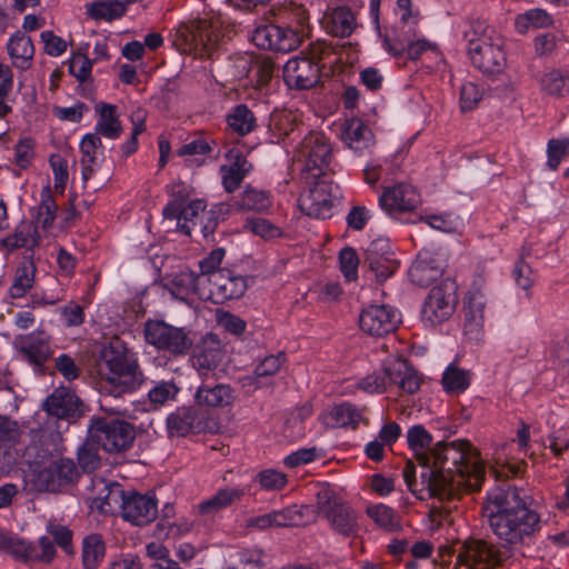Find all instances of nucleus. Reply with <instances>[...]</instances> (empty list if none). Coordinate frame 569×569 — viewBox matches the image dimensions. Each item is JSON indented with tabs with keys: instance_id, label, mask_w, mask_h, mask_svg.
<instances>
[{
	"instance_id": "f704fd0d",
	"label": "nucleus",
	"mask_w": 569,
	"mask_h": 569,
	"mask_svg": "<svg viewBox=\"0 0 569 569\" xmlns=\"http://www.w3.org/2000/svg\"><path fill=\"white\" fill-rule=\"evenodd\" d=\"M7 49L14 67L21 70L29 68L34 52L30 37L19 32L11 36Z\"/></svg>"
},
{
	"instance_id": "72a5a7b5",
	"label": "nucleus",
	"mask_w": 569,
	"mask_h": 569,
	"mask_svg": "<svg viewBox=\"0 0 569 569\" xmlns=\"http://www.w3.org/2000/svg\"><path fill=\"white\" fill-rule=\"evenodd\" d=\"M286 361L284 353L264 357L254 368L253 375L243 378L244 387L258 389L264 385L263 379L276 375Z\"/></svg>"
},
{
	"instance_id": "7c9ffc66",
	"label": "nucleus",
	"mask_w": 569,
	"mask_h": 569,
	"mask_svg": "<svg viewBox=\"0 0 569 569\" xmlns=\"http://www.w3.org/2000/svg\"><path fill=\"white\" fill-rule=\"evenodd\" d=\"M199 426L198 412L191 407H180L167 418V428L170 436L184 437L198 429Z\"/></svg>"
},
{
	"instance_id": "603ef678",
	"label": "nucleus",
	"mask_w": 569,
	"mask_h": 569,
	"mask_svg": "<svg viewBox=\"0 0 569 569\" xmlns=\"http://www.w3.org/2000/svg\"><path fill=\"white\" fill-rule=\"evenodd\" d=\"M242 492L238 489L219 490L212 498L201 502L198 506L199 512L202 515L214 513L241 497Z\"/></svg>"
},
{
	"instance_id": "c03bdc74",
	"label": "nucleus",
	"mask_w": 569,
	"mask_h": 569,
	"mask_svg": "<svg viewBox=\"0 0 569 569\" xmlns=\"http://www.w3.org/2000/svg\"><path fill=\"white\" fill-rule=\"evenodd\" d=\"M552 24V17L546 10L539 8L518 14L515 21L516 30L521 34L527 33L530 28H548Z\"/></svg>"
},
{
	"instance_id": "6e6d98bb",
	"label": "nucleus",
	"mask_w": 569,
	"mask_h": 569,
	"mask_svg": "<svg viewBox=\"0 0 569 569\" xmlns=\"http://www.w3.org/2000/svg\"><path fill=\"white\" fill-rule=\"evenodd\" d=\"M270 128L279 140L289 138L298 129L297 117L289 111L277 113L271 119Z\"/></svg>"
},
{
	"instance_id": "cd10ccee",
	"label": "nucleus",
	"mask_w": 569,
	"mask_h": 569,
	"mask_svg": "<svg viewBox=\"0 0 569 569\" xmlns=\"http://www.w3.org/2000/svg\"><path fill=\"white\" fill-rule=\"evenodd\" d=\"M194 399L197 405L202 408H224L233 403L234 395L228 385L202 383L198 388Z\"/></svg>"
},
{
	"instance_id": "dca6fc26",
	"label": "nucleus",
	"mask_w": 569,
	"mask_h": 569,
	"mask_svg": "<svg viewBox=\"0 0 569 569\" xmlns=\"http://www.w3.org/2000/svg\"><path fill=\"white\" fill-rule=\"evenodd\" d=\"M411 33L383 36L382 46L385 50L393 57H401L405 51L410 59H419L423 53L431 54L436 59H440V52L437 46L427 39L418 38L417 40L410 39Z\"/></svg>"
},
{
	"instance_id": "49530a36",
	"label": "nucleus",
	"mask_w": 569,
	"mask_h": 569,
	"mask_svg": "<svg viewBox=\"0 0 569 569\" xmlns=\"http://www.w3.org/2000/svg\"><path fill=\"white\" fill-rule=\"evenodd\" d=\"M393 12L398 17L397 28H408L407 31L402 30L401 32H398V30H395L393 33L397 32L401 36L412 33V36H415L413 30L419 22L420 12L413 7L412 1L397 0Z\"/></svg>"
},
{
	"instance_id": "393cba45",
	"label": "nucleus",
	"mask_w": 569,
	"mask_h": 569,
	"mask_svg": "<svg viewBox=\"0 0 569 569\" xmlns=\"http://www.w3.org/2000/svg\"><path fill=\"white\" fill-rule=\"evenodd\" d=\"M227 158L229 163L220 168V174L226 191L233 192L250 172L252 166L241 153L234 150H230Z\"/></svg>"
},
{
	"instance_id": "4468645a",
	"label": "nucleus",
	"mask_w": 569,
	"mask_h": 569,
	"mask_svg": "<svg viewBox=\"0 0 569 569\" xmlns=\"http://www.w3.org/2000/svg\"><path fill=\"white\" fill-rule=\"evenodd\" d=\"M400 322L399 312L386 305H371L359 317L361 330L370 336L381 337L396 330Z\"/></svg>"
},
{
	"instance_id": "6e6552de",
	"label": "nucleus",
	"mask_w": 569,
	"mask_h": 569,
	"mask_svg": "<svg viewBox=\"0 0 569 569\" xmlns=\"http://www.w3.org/2000/svg\"><path fill=\"white\" fill-rule=\"evenodd\" d=\"M143 332L149 345L173 356L186 355L193 343L190 332L184 328L173 327L160 320L147 321Z\"/></svg>"
},
{
	"instance_id": "a18cd8bd",
	"label": "nucleus",
	"mask_w": 569,
	"mask_h": 569,
	"mask_svg": "<svg viewBox=\"0 0 569 569\" xmlns=\"http://www.w3.org/2000/svg\"><path fill=\"white\" fill-rule=\"evenodd\" d=\"M541 90L555 98L569 97V73L559 70H551L540 79Z\"/></svg>"
},
{
	"instance_id": "3c124183",
	"label": "nucleus",
	"mask_w": 569,
	"mask_h": 569,
	"mask_svg": "<svg viewBox=\"0 0 569 569\" xmlns=\"http://www.w3.org/2000/svg\"><path fill=\"white\" fill-rule=\"evenodd\" d=\"M406 437L409 447L416 452L417 459L422 466V456L430 451L432 436L423 426L415 425L408 429Z\"/></svg>"
},
{
	"instance_id": "13d9d810",
	"label": "nucleus",
	"mask_w": 569,
	"mask_h": 569,
	"mask_svg": "<svg viewBox=\"0 0 569 569\" xmlns=\"http://www.w3.org/2000/svg\"><path fill=\"white\" fill-rule=\"evenodd\" d=\"M243 228L264 240L282 236L280 227L263 218H250L246 221Z\"/></svg>"
},
{
	"instance_id": "37998d69",
	"label": "nucleus",
	"mask_w": 569,
	"mask_h": 569,
	"mask_svg": "<svg viewBox=\"0 0 569 569\" xmlns=\"http://www.w3.org/2000/svg\"><path fill=\"white\" fill-rule=\"evenodd\" d=\"M40 198V203L36 209L34 222L47 233L56 220L57 204L49 187L41 190Z\"/></svg>"
},
{
	"instance_id": "4be33fe9",
	"label": "nucleus",
	"mask_w": 569,
	"mask_h": 569,
	"mask_svg": "<svg viewBox=\"0 0 569 569\" xmlns=\"http://www.w3.org/2000/svg\"><path fill=\"white\" fill-rule=\"evenodd\" d=\"M388 249L389 243L386 239L372 241L367 249L366 260L379 281L388 279L399 267V263L391 257Z\"/></svg>"
},
{
	"instance_id": "aec40b11",
	"label": "nucleus",
	"mask_w": 569,
	"mask_h": 569,
	"mask_svg": "<svg viewBox=\"0 0 569 569\" xmlns=\"http://www.w3.org/2000/svg\"><path fill=\"white\" fill-rule=\"evenodd\" d=\"M320 68L309 58L290 59L283 67V79L289 88L310 89L317 84Z\"/></svg>"
},
{
	"instance_id": "b1692460",
	"label": "nucleus",
	"mask_w": 569,
	"mask_h": 569,
	"mask_svg": "<svg viewBox=\"0 0 569 569\" xmlns=\"http://www.w3.org/2000/svg\"><path fill=\"white\" fill-rule=\"evenodd\" d=\"M341 139L358 156L370 151L375 144L372 131L360 119H350L345 122Z\"/></svg>"
},
{
	"instance_id": "ea45409f",
	"label": "nucleus",
	"mask_w": 569,
	"mask_h": 569,
	"mask_svg": "<svg viewBox=\"0 0 569 569\" xmlns=\"http://www.w3.org/2000/svg\"><path fill=\"white\" fill-rule=\"evenodd\" d=\"M471 382V373L453 363L449 365L441 378L443 390L447 393H462Z\"/></svg>"
},
{
	"instance_id": "20e7f679",
	"label": "nucleus",
	"mask_w": 569,
	"mask_h": 569,
	"mask_svg": "<svg viewBox=\"0 0 569 569\" xmlns=\"http://www.w3.org/2000/svg\"><path fill=\"white\" fill-rule=\"evenodd\" d=\"M422 378L406 360L389 357L380 372H373L358 382V388L368 393H381L389 386H398L406 393L413 395L421 387Z\"/></svg>"
},
{
	"instance_id": "5fc2aeb1",
	"label": "nucleus",
	"mask_w": 569,
	"mask_h": 569,
	"mask_svg": "<svg viewBox=\"0 0 569 569\" xmlns=\"http://www.w3.org/2000/svg\"><path fill=\"white\" fill-rule=\"evenodd\" d=\"M13 87V74L10 68L0 62V119L4 120L12 112L13 100L9 93Z\"/></svg>"
},
{
	"instance_id": "412c9836",
	"label": "nucleus",
	"mask_w": 569,
	"mask_h": 569,
	"mask_svg": "<svg viewBox=\"0 0 569 569\" xmlns=\"http://www.w3.org/2000/svg\"><path fill=\"white\" fill-rule=\"evenodd\" d=\"M210 284V296L216 303L242 297L247 289V281L243 277L233 274L229 270H220L207 279Z\"/></svg>"
},
{
	"instance_id": "79ce46f5",
	"label": "nucleus",
	"mask_w": 569,
	"mask_h": 569,
	"mask_svg": "<svg viewBox=\"0 0 569 569\" xmlns=\"http://www.w3.org/2000/svg\"><path fill=\"white\" fill-rule=\"evenodd\" d=\"M269 193L262 190L248 188L243 191L241 199L231 204L236 211H266L271 207Z\"/></svg>"
},
{
	"instance_id": "f03ea898",
	"label": "nucleus",
	"mask_w": 569,
	"mask_h": 569,
	"mask_svg": "<svg viewBox=\"0 0 569 569\" xmlns=\"http://www.w3.org/2000/svg\"><path fill=\"white\" fill-rule=\"evenodd\" d=\"M483 510L500 545L511 550L527 545L541 528L539 515L527 508L518 489L510 485L491 490Z\"/></svg>"
},
{
	"instance_id": "338daca9",
	"label": "nucleus",
	"mask_w": 569,
	"mask_h": 569,
	"mask_svg": "<svg viewBox=\"0 0 569 569\" xmlns=\"http://www.w3.org/2000/svg\"><path fill=\"white\" fill-rule=\"evenodd\" d=\"M92 71V60L86 54L77 52L73 53L69 61V72L77 78L80 82L90 79Z\"/></svg>"
},
{
	"instance_id": "2f4dec72",
	"label": "nucleus",
	"mask_w": 569,
	"mask_h": 569,
	"mask_svg": "<svg viewBox=\"0 0 569 569\" xmlns=\"http://www.w3.org/2000/svg\"><path fill=\"white\" fill-rule=\"evenodd\" d=\"M77 475L74 463L64 458H58L41 472V477L47 482V488L54 490L67 482H70Z\"/></svg>"
},
{
	"instance_id": "f8f14e48",
	"label": "nucleus",
	"mask_w": 569,
	"mask_h": 569,
	"mask_svg": "<svg viewBox=\"0 0 569 569\" xmlns=\"http://www.w3.org/2000/svg\"><path fill=\"white\" fill-rule=\"evenodd\" d=\"M455 569H491L503 561L500 552L483 540L470 539L456 549Z\"/></svg>"
},
{
	"instance_id": "9d476101",
	"label": "nucleus",
	"mask_w": 569,
	"mask_h": 569,
	"mask_svg": "<svg viewBox=\"0 0 569 569\" xmlns=\"http://www.w3.org/2000/svg\"><path fill=\"white\" fill-rule=\"evenodd\" d=\"M92 440L107 452H121L131 447L134 428L122 420L96 419L90 426Z\"/></svg>"
},
{
	"instance_id": "5701e85b",
	"label": "nucleus",
	"mask_w": 569,
	"mask_h": 569,
	"mask_svg": "<svg viewBox=\"0 0 569 569\" xmlns=\"http://www.w3.org/2000/svg\"><path fill=\"white\" fill-rule=\"evenodd\" d=\"M16 346L29 362L41 366L51 355L50 337L41 330L18 336Z\"/></svg>"
},
{
	"instance_id": "6ab92c4d",
	"label": "nucleus",
	"mask_w": 569,
	"mask_h": 569,
	"mask_svg": "<svg viewBox=\"0 0 569 569\" xmlns=\"http://www.w3.org/2000/svg\"><path fill=\"white\" fill-rule=\"evenodd\" d=\"M486 303V293L481 289L468 291L465 299L463 333L469 340L479 341L482 338Z\"/></svg>"
},
{
	"instance_id": "a19ab883",
	"label": "nucleus",
	"mask_w": 569,
	"mask_h": 569,
	"mask_svg": "<svg viewBox=\"0 0 569 569\" xmlns=\"http://www.w3.org/2000/svg\"><path fill=\"white\" fill-rule=\"evenodd\" d=\"M106 555V545L100 535H90L82 542V563L84 569H97Z\"/></svg>"
},
{
	"instance_id": "0e129e2a",
	"label": "nucleus",
	"mask_w": 569,
	"mask_h": 569,
	"mask_svg": "<svg viewBox=\"0 0 569 569\" xmlns=\"http://www.w3.org/2000/svg\"><path fill=\"white\" fill-rule=\"evenodd\" d=\"M431 228L443 231L455 232L461 227V220L453 213L429 214L421 217Z\"/></svg>"
},
{
	"instance_id": "69168bd1",
	"label": "nucleus",
	"mask_w": 569,
	"mask_h": 569,
	"mask_svg": "<svg viewBox=\"0 0 569 569\" xmlns=\"http://www.w3.org/2000/svg\"><path fill=\"white\" fill-rule=\"evenodd\" d=\"M483 91L478 84L473 82L463 83L460 89V109L463 112L473 110L481 101Z\"/></svg>"
},
{
	"instance_id": "0eeeda50",
	"label": "nucleus",
	"mask_w": 569,
	"mask_h": 569,
	"mask_svg": "<svg viewBox=\"0 0 569 569\" xmlns=\"http://www.w3.org/2000/svg\"><path fill=\"white\" fill-rule=\"evenodd\" d=\"M102 356L107 369L103 373L104 389L118 397L139 387L141 373L138 370V365L128 359L123 348L110 346L103 350Z\"/></svg>"
},
{
	"instance_id": "09e8293b",
	"label": "nucleus",
	"mask_w": 569,
	"mask_h": 569,
	"mask_svg": "<svg viewBox=\"0 0 569 569\" xmlns=\"http://www.w3.org/2000/svg\"><path fill=\"white\" fill-rule=\"evenodd\" d=\"M201 282H203L202 277L196 276L192 271H180L173 277L170 291L172 296L181 300H184L192 292L202 296L198 292V284Z\"/></svg>"
},
{
	"instance_id": "864d4df0",
	"label": "nucleus",
	"mask_w": 569,
	"mask_h": 569,
	"mask_svg": "<svg viewBox=\"0 0 569 569\" xmlns=\"http://www.w3.org/2000/svg\"><path fill=\"white\" fill-rule=\"evenodd\" d=\"M228 124L240 136L250 133L256 124V119L251 110L240 104L228 116Z\"/></svg>"
},
{
	"instance_id": "58836bf2",
	"label": "nucleus",
	"mask_w": 569,
	"mask_h": 569,
	"mask_svg": "<svg viewBox=\"0 0 569 569\" xmlns=\"http://www.w3.org/2000/svg\"><path fill=\"white\" fill-rule=\"evenodd\" d=\"M36 266L32 260H23L17 268L13 282L9 289L12 298L23 297L34 283Z\"/></svg>"
},
{
	"instance_id": "bb28decb",
	"label": "nucleus",
	"mask_w": 569,
	"mask_h": 569,
	"mask_svg": "<svg viewBox=\"0 0 569 569\" xmlns=\"http://www.w3.org/2000/svg\"><path fill=\"white\" fill-rule=\"evenodd\" d=\"M94 111L98 118L93 133L111 140L118 139L122 133V126L117 113V107L106 102H98Z\"/></svg>"
},
{
	"instance_id": "e2e57ef3",
	"label": "nucleus",
	"mask_w": 569,
	"mask_h": 569,
	"mask_svg": "<svg viewBox=\"0 0 569 569\" xmlns=\"http://www.w3.org/2000/svg\"><path fill=\"white\" fill-rule=\"evenodd\" d=\"M359 257L355 249L343 248L339 253L340 271L348 281L358 278Z\"/></svg>"
},
{
	"instance_id": "de8ad7c7",
	"label": "nucleus",
	"mask_w": 569,
	"mask_h": 569,
	"mask_svg": "<svg viewBox=\"0 0 569 569\" xmlns=\"http://www.w3.org/2000/svg\"><path fill=\"white\" fill-rule=\"evenodd\" d=\"M87 13L96 20L111 21L124 16L127 8L121 1L104 0L91 2L86 6Z\"/></svg>"
},
{
	"instance_id": "f3484780",
	"label": "nucleus",
	"mask_w": 569,
	"mask_h": 569,
	"mask_svg": "<svg viewBox=\"0 0 569 569\" xmlns=\"http://www.w3.org/2000/svg\"><path fill=\"white\" fill-rule=\"evenodd\" d=\"M121 513L124 520L144 526L154 520L158 513L157 501L152 496L127 492L122 495Z\"/></svg>"
},
{
	"instance_id": "7ed1b4c3",
	"label": "nucleus",
	"mask_w": 569,
	"mask_h": 569,
	"mask_svg": "<svg viewBox=\"0 0 569 569\" xmlns=\"http://www.w3.org/2000/svg\"><path fill=\"white\" fill-rule=\"evenodd\" d=\"M468 52L472 64L483 73H500L506 67V53L502 38L482 22H476L471 27V33L467 32Z\"/></svg>"
},
{
	"instance_id": "a211bd4d",
	"label": "nucleus",
	"mask_w": 569,
	"mask_h": 569,
	"mask_svg": "<svg viewBox=\"0 0 569 569\" xmlns=\"http://www.w3.org/2000/svg\"><path fill=\"white\" fill-rule=\"evenodd\" d=\"M379 203L388 213L407 212L420 206L421 197L412 184L398 183L383 189Z\"/></svg>"
},
{
	"instance_id": "f257e3e1",
	"label": "nucleus",
	"mask_w": 569,
	"mask_h": 569,
	"mask_svg": "<svg viewBox=\"0 0 569 569\" xmlns=\"http://www.w3.org/2000/svg\"><path fill=\"white\" fill-rule=\"evenodd\" d=\"M422 466L428 492L439 499H450L461 488L479 490L485 478L479 452L466 440L437 442L422 456Z\"/></svg>"
},
{
	"instance_id": "a878e982",
	"label": "nucleus",
	"mask_w": 569,
	"mask_h": 569,
	"mask_svg": "<svg viewBox=\"0 0 569 569\" xmlns=\"http://www.w3.org/2000/svg\"><path fill=\"white\" fill-rule=\"evenodd\" d=\"M326 31L335 37H349L356 29V17L346 6L329 9L322 20Z\"/></svg>"
},
{
	"instance_id": "bf43d9fd",
	"label": "nucleus",
	"mask_w": 569,
	"mask_h": 569,
	"mask_svg": "<svg viewBox=\"0 0 569 569\" xmlns=\"http://www.w3.org/2000/svg\"><path fill=\"white\" fill-rule=\"evenodd\" d=\"M316 498L318 510L323 513L325 517L345 503L336 490L329 485H321L317 491Z\"/></svg>"
},
{
	"instance_id": "e433bc0d",
	"label": "nucleus",
	"mask_w": 569,
	"mask_h": 569,
	"mask_svg": "<svg viewBox=\"0 0 569 569\" xmlns=\"http://www.w3.org/2000/svg\"><path fill=\"white\" fill-rule=\"evenodd\" d=\"M331 527L343 536H353L359 531L357 512L346 502L326 517Z\"/></svg>"
},
{
	"instance_id": "473e14b6",
	"label": "nucleus",
	"mask_w": 569,
	"mask_h": 569,
	"mask_svg": "<svg viewBox=\"0 0 569 569\" xmlns=\"http://www.w3.org/2000/svg\"><path fill=\"white\" fill-rule=\"evenodd\" d=\"M361 419V411L349 402L337 405L322 416L323 422L330 428H355Z\"/></svg>"
},
{
	"instance_id": "2eb2a0df",
	"label": "nucleus",
	"mask_w": 569,
	"mask_h": 569,
	"mask_svg": "<svg viewBox=\"0 0 569 569\" xmlns=\"http://www.w3.org/2000/svg\"><path fill=\"white\" fill-rule=\"evenodd\" d=\"M333 199L332 183L319 180L313 188L300 196L299 207L309 217L327 219L332 214Z\"/></svg>"
},
{
	"instance_id": "c756f323",
	"label": "nucleus",
	"mask_w": 569,
	"mask_h": 569,
	"mask_svg": "<svg viewBox=\"0 0 569 569\" xmlns=\"http://www.w3.org/2000/svg\"><path fill=\"white\" fill-rule=\"evenodd\" d=\"M78 397L64 388L54 390L43 403L44 410L58 418L73 416L78 411Z\"/></svg>"
},
{
	"instance_id": "4d7b16f0",
	"label": "nucleus",
	"mask_w": 569,
	"mask_h": 569,
	"mask_svg": "<svg viewBox=\"0 0 569 569\" xmlns=\"http://www.w3.org/2000/svg\"><path fill=\"white\" fill-rule=\"evenodd\" d=\"M192 521L187 518H179L173 522L161 521L156 527L154 536L157 538L178 539L191 531Z\"/></svg>"
},
{
	"instance_id": "774afa93",
	"label": "nucleus",
	"mask_w": 569,
	"mask_h": 569,
	"mask_svg": "<svg viewBox=\"0 0 569 569\" xmlns=\"http://www.w3.org/2000/svg\"><path fill=\"white\" fill-rule=\"evenodd\" d=\"M216 320L222 329L236 336L242 335L247 328L244 320L222 309H217Z\"/></svg>"
},
{
	"instance_id": "423d86ee",
	"label": "nucleus",
	"mask_w": 569,
	"mask_h": 569,
	"mask_svg": "<svg viewBox=\"0 0 569 569\" xmlns=\"http://www.w3.org/2000/svg\"><path fill=\"white\" fill-rule=\"evenodd\" d=\"M167 190L170 200L163 207V219L174 222L177 230L190 234L199 216L206 210V202L202 199H193L192 188L181 181L171 183Z\"/></svg>"
},
{
	"instance_id": "680f3d73",
	"label": "nucleus",
	"mask_w": 569,
	"mask_h": 569,
	"mask_svg": "<svg viewBox=\"0 0 569 569\" xmlns=\"http://www.w3.org/2000/svg\"><path fill=\"white\" fill-rule=\"evenodd\" d=\"M569 153V139H550L547 144V166L551 170H557L561 160Z\"/></svg>"
},
{
	"instance_id": "8fccbe9b",
	"label": "nucleus",
	"mask_w": 569,
	"mask_h": 569,
	"mask_svg": "<svg viewBox=\"0 0 569 569\" xmlns=\"http://www.w3.org/2000/svg\"><path fill=\"white\" fill-rule=\"evenodd\" d=\"M222 361V351L218 343L213 347L203 348L192 358V365L200 376H208Z\"/></svg>"
},
{
	"instance_id": "39448f33",
	"label": "nucleus",
	"mask_w": 569,
	"mask_h": 569,
	"mask_svg": "<svg viewBox=\"0 0 569 569\" xmlns=\"http://www.w3.org/2000/svg\"><path fill=\"white\" fill-rule=\"evenodd\" d=\"M172 46L181 53L212 57L220 43L219 28L207 20L180 22L170 33Z\"/></svg>"
},
{
	"instance_id": "c9c22d12",
	"label": "nucleus",
	"mask_w": 569,
	"mask_h": 569,
	"mask_svg": "<svg viewBox=\"0 0 569 569\" xmlns=\"http://www.w3.org/2000/svg\"><path fill=\"white\" fill-rule=\"evenodd\" d=\"M441 272V267L438 263H435V260L428 254V252H425L420 253L410 267L409 277L412 282L423 287L436 280Z\"/></svg>"
},
{
	"instance_id": "ddd939ff",
	"label": "nucleus",
	"mask_w": 569,
	"mask_h": 569,
	"mask_svg": "<svg viewBox=\"0 0 569 569\" xmlns=\"http://www.w3.org/2000/svg\"><path fill=\"white\" fill-rule=\"evenodd\" d=\"M252 41L261 49L279 52H290L297 49L301 42L298 30L281 28L276 24L258 27L252 33Z\"/></svg>"
},
{
	"instance_id": "1a4fd4ad",
	"label": "nucleus",
	"mask_w": 569,
	"mask_h": 569,
	"mask_svg": "<svg viewBox=\"0 0 569 569\" xmlns=\"http://www.w3.org/2000/svg\"><path fill=\"white\" fill-rule=\"evenodd\" d=\"M295 158L302 171L317 179L329 166L331 148L323 133L311 131L297 147Z\"/></svg>"
},
{
	"instance_id": "4c0bfd02",
	"label": "nucleus",
	"mask_w": 569,
	"mask_h": 569,
	"mask_svg": "<svg viewBox=\"0 0 569 569\" xmlns=\"http://www.w3.org/2000/svg\"><path fill=\"white\" fill-rule=\"evenodd\" d=\"M366 515L375 525L385 531H396L401 528V517L391 507L383 503L369 505Z\"/></svg>"
},
{
	"instance_id": "9b49d317",
	"label": "nucleus",
	"mask_w": 569,
	"mask_h": 569,
	"mask_svg": "<svg viewBox=\"0 0 569 569\" xmlns=\"http://www.w3.org/2000/svg\"><path fill=\"white\" fill-rule=\"evenodd\" d=\"M456 305L455 283L442 282L430 290L422 307L421 319L426 325L435 327L453 315Z\"/></svg>"
},
{
	"instance_id": "052dcab7",
	"label": "nucleus",
	"mask_w": 569,
	"mask_h": 569,
	"mask_svg": "<svg viewBox=\"0 0 569 569\" xmlns=\"http://www.w3.org/2000/svg\"><path fill=\"white\" fill-rule=\"evenodd\" d=\"M20 437L19 426L16 421L6 417H0V468L3 466L6 456L4 448L8 445L14 443Z\"/></svg>"
},
{
	"instance_id": "c85d7f7f",
	"label": "nucleus",
	"mask_w": 569,
	"mask_h": 569,
	"mask_svg": "<svg viewBox=\"0 0 569 569\" xmlns=\"http://www.w3.org/2000/svg\"><path fill=\"white\" fill-rule=\"evenodd\" d=\"M82 179L88 180L99 167L103 154L101 138L96 133L86 134L80 142Z\"/></svg>"
}]
</instances>
